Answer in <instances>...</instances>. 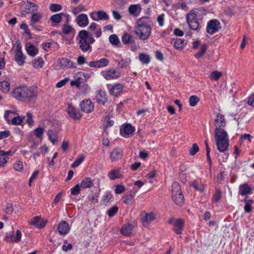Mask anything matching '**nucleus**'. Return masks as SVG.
<instances>
[{"mask_svg": "<svg viewBox=\"0 0 254 254\" xmlns=\"http://www.w3.org/2000/svg\"><path fill=\"white\" fill-rule=\"evenodd\" d=\"M153 23L148 16L138 19L134 24V33L140 40H146L151 35Z\"/></svg>", "mask_w": 254, "mask_h": 254, "instance_id": "obj_1", "label": "nucleus"}, {"mask_svg": "<svg viewBox=\"0 0 254 254\" xmlns=\"http://www.w3.org/2000/svg\"><path fill=\"white\" fill-rule=\"evenodd\" d=\"M12 97L19 101L28 100L32 101L36 99L37 93L36 90L30 86H21L13 89Z\"/></svg>", "mask_w": 254, "mask_h": 254, "instance_id": "obj_2", "label": "nucleus"}, {"mask_svg": "<svg viewBox=\"0 0 254 254\" xmlns=\"http://www.w3.org/2000/svg\"><path fill=\"white\" fill-rule=\"evenodd\" d=\"M76 39L79 49L83 53H90L92 50L91 45L95 40L88 31L81 30L79 31Z\"/></svg>", "mask_w": 254, "mask_h": 254, "instance_id": "obj_3", "label": "nucleus"}, {"mask_svg": "<svg viewBox=\"0 0 254 254\" xmlns=\"http://www.w3.org/2000/svg\"><path fill=\"white\" fill-rule=\"evenodd\" d=\"M214 138L217 149L221 152L226 151L229 146V137L225 130L215 129Z\"/></svg>", "mask_w": 254, "mask_h": 254, "instance_id": "obj_4", "label": "nucleus"}, {"mask_svg": "<svg viewBox=\"0 0 254 254\" xmlns=\"http://www.w3.org/2000/svg\"><path fill=\"white\" fill-rule=\"evenodd\" d=\"M109 94L113 96L118 97L123 93L125 86L121 83H115L107 85Z\"/></svg>", "mask_w": 254, "mask_h": 254, "instance_id": "obj_5", "label": "nucleus"}, {"mask_svg": "<svg viewBox=\"0 0 254 254\" xmlns=\"http://www.w3.org/2000/svg\"><path fill=\"white\" fill-rule=\"evenodd\" d=\"M100 74L107 80L117 79L121 76V72L115 68H110L100 72Z\"/></svg>", "mask_w": 254, "mask_h": 254, "instance_id": "obj_6", "label": "nucleus"}, {"mask_svg": "<svg viewBox=\"0 0 254 254\" xmlns=\"http://www.w3.org/2000/svg\"><path fill=\"white\" fill-rule=\"evenodd\" d=\"M26 57L23 54L22 51V47L20 44H18L16 46L14 52V60L15 62L19 66H22L25 63Z\"/></svg>", "mask_w": 254, "mask_h": 254, "instance_id": "obj_7", "label": "nucleus"}, {"mask_svg": "<svg viewBox=\"0 0 254 254\" xmlns=\"http://www.w3.org/2000/svg\"><path fill=\"white\" fill-rule=\"evenodd\" d=\"M21 232L20 230H17L16 233L11 231L7 233L4 237V241L7 243H18L21 239Z\"/></svg>", "mask_w": 254, "mask_h": 254, "instance_id": "obj_8", "label": "nucleus"}, {"mask_svg": "<svg viewBox=\"0 0 254 254\" xmlns=\"http://www.w3.org/2000/svg\"><path fill=\"white\" fill-rule=\"evenodd\" d=\"M168 223L170 224L173 225V230L177 234L182 233L184 227V221L182 219L171 218L169 219Z\"/></svg>", "mask_w": 254, "mask_h": 254, "instance_id": "obj_9", "label": "nucleus"}, {"mask_svg": "<svg viewBox=\"0 0 254 254\" xmlns=\"http://www.w3.org/2000/svg\"><path fill=\"white\" fill-rule=\"evenodd\" d=\"M187 20L190 29L196 30L199 29V24L197 20L196 14L194 12L189 13L187 15Z\"/></svg>", "mask_w": 254, "mask_h": 254, "instance_id": "obj_10", "label": "nucleus"}, {"mask_svg": "<svg viewBox=\"0 0 254 254\" xmlns=\"http://www.w3.org/2000/svg\"><path fill=\"white\" fill-rule=\"evenodd\" d=\"M220 23L217 19L209 20L206 26V31L208 33L213 34L218 31L220 28Z\"/></svg>", "mask_w": 254, "mask_h": 254, "instance_id": "obj_11", "label": "nucleus"}, {"mask_svg": "<svg viewBox=\"0 0 254 254\" xmlns=\"http://www.w3.org/2000/svg\"><path fill=\"white\" fill-rule=\"evenodd\" d=\"M109 62V60L108 59L102 58L99 60L89 62L87 63V64L91 67L103 68L107 66Z\"/></svg>", "mask_w": 254, "mask_h": 254, "instance_id": "obj_12", "label": "nucleus"}, {"mask_svg": "<svg viewBox=\"0 0 254 254\" xmlns=\"http://www.w3.org/2000/svg\"><path fill=\"white\" fill-rule=\"evenodd\" d=\"M155 215L152 212H143L141 215V220L144 227H147L151 222L155 220Z\"/></svg>", "mask_w": 254, "mask_h": 254, "instance_id": "obj_13", "label": "nucleus"}, {"mask_svg": "<svg viewBox=\"0 0 254 254\" xmlns=\"http://www.w3.org/2000/svg\"><path fill=\"white\" fill-rule=\"evenodd\" d=\"M81 111L86 113H90L94 109V105L90 99H85L82 101L80 104Z\"/></svg>", "mask_w": 254, "mask_h": 254, "instance_id": "obj_14", "label": "nucleus"}, {"mask_svg": "<svg viewBox=\"0 0 254 254\" xmlns=\"http://www.w3.org/2000/svg\"><path fill=\"white\" fill-rule=\"evenodd\" d=\"M90 17L94 21L105 20L109 19V16L104 11L99 10L91 13Z\"/></svg>", "mask_w": 254, "mask_h": 254, "instance_id": "obj_15", "label": "nucleus"}, {"mask_svg": "<svg viewBox=\"0 0 254 254\" xmlns=\"http://www.w3.org/2000/svg\"><path fill=\"white\" fill-rule=\"evenodd\" d=\"M108 177L111 181L123 178L124 175L122 172L121 168L111 169L108 173Z\"/></svg>", "mask_w": 254, "mask_h": 254, "instance_id": "obj_16", "label": "nucleus"}, {"mask_svg": "<svg viewBox=\"0 0 254 254\" xmlns=\"http://www.w3.org/2000/svg\"><path fill=\"white\" fill-rule=\"evenodd\" d=\"M47 223V220H43L40 216H36L29 221V224L35 227L42 229L44 228Z\"/></svg>", "mask_w": 254, "mask_h": 254, "instance_id": "obj_17", "label": "nucleus"}, {"mask_svg": "<svg viewBox=\"0 0 254 254\" xmlns=\"http://www.w3.org/2000/svg\"><path fill=\"white\" fill-rule=\"evenodd\" d=\"M214 125L215 129H224L226 125L224 116L220 114L217 115L214 120Z\"/></svg>", "mask_w": 254, "mask_h": 254, "instance_id": "obj_18", "label": "nucleus"}, {"mask_svg": "<svg viewBox=\"0 0 254 254\" xmlns=\"http://www.w3.org/2000/svg\"><path fill=\"white\" fill-rule=\"evenodd\" d=\"M134 131V128L129 124H124L120 128V134L124 137H128Z\"/></svg>", "mask_w": 254, "mask_h": 254, "instance_id": "obj_19", "label": "nucleus"}, {"mask_svg": "<svg viewBox=\"0 0 254 254\" xmlns=\"http://www.w3.org/2000/svg\"><path fill=\"white\" fill-rule=\"evenodd\" d=\"M73 77L74 80L70 81L71 86H75L79 88L81 83L83 82L84 80L85 75L84 73L82 72H76L74 73Z\"/></svg>", "mask_w": 254, "mask_h": 254, "instance_id": "obj_20", "label": "nucleus"}, {"mask_svg": "<svg viewBox=\"0 0 254 254\" xmlns=\"http://www.w3.org/2000/svg\"><path fill=\"white\" fill-rule=\"evenodd\" d=\"M70 227L65 221H61L58 226V231L62 236L67 235L70 231Z\"/></svg>", "mask_w": 254, "mask_h": 254, "instance_id": "obj_21", "label": "nucleus"}, {"mask_svg": "<svg viewBox=\"0 0 254 254\" xmlns=\"http://www.w3.org/2000/svg\"><path fill=\"white\" fill-rule=\"evenodd\" d=\"M123 155V150L119 147L113 149L110 153V158L112 162L117 161L121 159Z\"/></svg>", "mask_w": 254, "mask_h": 254, "instance_id": "obj_22", "label": "nucleus"}, {"mask_svg": "<svg viewBox=\"0 0 254 254\" xmlns=\"http://www.w3.org/2000/svg\"><path fill=\"white\" fill-rule=\"evenodd\" d=\"M142 10V7L139 4H131L128 7L129 14L134 17L139 16Z\"/></svg>", "mask_w": 254, "mask_h": 254, "instance_id": "obj_23", "label": "nucleus"}, {"mask_svg": "<svg viewBox=\"0 0 254 254\" xmlns=\"http://www.w3.org/2000/svg\"><path fill=\"white\" fill-rule=\"evenodd\" d=\"M76 23L80 27H85L88 25L89 20L86 14L82 13L79 14L76 18Z\"/></svg>", "mask_w": 254, "mask_h": 254, "instance_id": "obj_24", "label": "nucleus"}, {"mask_svg": "<svg viewBox=\"0 0 254 254\" xmlns=\"http://www.w3.org/2000/svg\"><path fill=\"white\" fill-rule=\"evenodd\" d=\"M66 111L69 116L75 120H79L81 118L80 111L71 105H68Z\"/></svg>", "mask_w": 254, "mask_h": 254, "instance_id": "obj_25", "label": "nucleus"}, {"mask_svg": "<svg viewBox=\"0 0 254 254\" xmlns=\"http://www.w3.org/2000/svg\"><path fill=\"white\" fill-rule=\"evenodd\" d=\"M95 100L98 103L103 105H105L108 101L105 92L102 90L99 91L96 94Z\"/></svg>", "mask_w": 254, "mask_h": 254, "instance_id": "obj_26", "label": "nucleus"}, {"mask_svg": "<svg viewBox=\"0 0 254 254\" xmlns=\"http://www.w3.org/2000/svg\"><path fill=\"white\" fill-rule=\"evenodd\" d=\"M59 66L61 68H75L76 64L73 62L66 58H62L59 62Z\"/></svg>", "mask_w": 254, "mask_h": 254, "instance_id": "obj_27", "label": "nucleus"}, {"mask_svg": "<svg viewBox=\"0 0 254 254\" xmlns=\"http://www.w3.org/2000/svg\"><path fill=\"white\" fill-rule=\"evenodd\" d=\"M80 185L82 189H90L94 185V180L90 177H85L82 180Z\"/></svg>", "mask_w": 254, "mask_h": 254, "instance_id": "obj_28", "label": "nucleus"}, {"mask_svg": "<svg viewBox=\"0 0 254 254\" xmlns=\"http://www.w3.org/2000/svg\"><path fill=\"white\" fill-rule=\"evenodd\" d=\"M47 135L50 141L55 144L58 141V132L57 130L49 129L47 131Z\"/></svg>", "mask_w": 254, "mask_h": 254, "instance_id": "obj_29", "label": "nucleus"}, {"mask_svg": "<svg viewBox=\"0 0 254 254\" xmlns=\"http://www.w3.org/2000/svg\"><path fill=\"white\" fill-rule=\"evenodd\" d=\"M187 44V41L185 39L177 38L174 42V46L177 50L183 49Z\"/></svg>", "mask_w": 254, "mask_h": 254, "instance_id": "obj_30", "label": "nucleus"}, {"mask_svg": "<svg viewBox=\"0 0 254 254\" xmlns=\"http://www.w3.org/2000/svg\"><path fill=\"white\" fill-rule=\"evenodd\" d=\"M25 50L27 54L31 57L36 56L38 53V50L33 45L27 44L25 47Z\"/></svg>", "mask_w": 254, "mask_h": 254, "instance_id": "obj_31", "label": "nucleus"}, {"mask_svg": "<svg viewBox=\"0 0 254 254\" xmlns=\"http://www.w3.org/2000/svg\"><path fill=\"white\" fill-rule=\"evenodd\" d=\"M64 15V13L61 12L52 15L50 18L52 26H57L62 21V16Z\"/></svg>", "mask_w": 254, "mask_h": 254, "instance_id": "obj_32", "label": "nucleus"}, {"mask_svg": "<svg viewBox=\"0 0 254 254\" xmlns=\"http://www.w3.org/2000/svg\"><path fill=\"white\" fill-rule=\"evenodd\" d=\"M132 225L130 224H127L123 226L121 232L123 235L127 236L132 233Z\"/></svg>", "mask_w": 254, "mask_h": 254, "instance_id": "obj_33", "label": "nucleus"}, {"mask_svg": "<svg viewBox=\"0 0 254 254\" xmlns=\"http://www.w3.org/2000/svg\"><path fill=\"white\" fill-rule=\"evenodd\" d=\"M251 190V188L247 184H243L239 187V193L241 195L249 194Z\"/></svg>", "mask_w": 254, "mask_h": 254, "instance_id": "obj_34", "label": "nucleus"}, {"mask_svg": "<svg viewBox=\"0 0 254 254\" xmlns=\"http://www.w3.org/2000/svg\"><path fill=\"white\" fill-rule=\"evenodd\" d=\"M44 61L42 58L38 57L32 62V64L34 68H41L43 66Z\"/></svg>", "mask_w": 254, "mask_h": 254, "instance_id": "obj_35", "label": "nucleus"}, {"mask_svg": "<svg viewBox=\"0 0 254 254\" xmlns=\"http://www.w3.org/2000/svg\"><path fill=\"white\" fill-rule=\"evenodd\" d=\"M245 205L244 206V210L246 212H250L252 210V205L253 203V200L251 199L249 196H247L244 199Z\"/></svg>", "mask_w": 254, "mask_h": 254, "instance_id": "obj_36", "label": "nucleus"}, {"mask_svg": "<svg viewBox=\"0 0 254 254\" xmlns=\"http://www.w3.org/2000/svg\"><path fill=\"white\" fill-rule=\"evenodd\" d=\"M172 199L176 204L182 205L184 202V197L182 192L178 195H172Z\"/></svg>", "mask_w": 254, "mask_h": 254, "instance_id": "obj_37", "label": "nucleus"}, {"mask_svg": "<svg viewBox=\"0 0 254 254\" xmlns=\"http://www.w3.org/2000/svg\"><path fill=\"white\" fill-rule=\"evenodd\" d=\"M62 31L64 34H75V30L69 24H64L62 27Z\"/></svg>", "mask_w": 254, "mask_h": 254, "instance_id": "obj_38", "label": "nucleus"}, {"mask_svg": "<svg viewBox=\"0 0 254 254\" xmlns=\"http://www.w3.org/2000/svg\"><path fill=\"white\" fill-rule=\"evenodd\" d=\"M10 83L6 80L0 82V90L3 93H7L10 90Z\"/></svg>", "mask_w": 254, "mask_h": 254, "instance_id": "obj_39", "label": "nucleus"}, {"mask_svg": "<svg viewBox=\"0 0 254 254\" xmlns=\"http://www.w3.org/2000/svg\"><path fill=\"white\" fill-rule=\"evenodd\" d=\"M191 185L195 189V190L201 192H203L205 189V185L201 182L193 181V182H192Z\"/></svg>", "mask_w": 254, "mask_h": 254, "instance_id": "obj_40", "label": "nucleus"}, {"mask_svg": "<svg viewBox=\"0 0 254 254\" xmlns=\"http://www.w3.org/2000/svg\"><path fill=\"white\" fill-rule=\"evenodd\" d=\"M113 196L111 193L109 192H106L102 196V201L103 203L105 205H107L109 202L113 200Z\"/></svg>", "mask_w": 254, "mask_h": 254, "instance_id": "obj_41", "label": "nucleus"}, {"mask_svg": "<svg viewBox=\"0 0 254 254\" xmlns=\"http://www.w3.org/2000/svg\"><path fill=\"white\" fill-rule=\"evenodd\" d=\"M17 115H18V114L16 112L7 110L5 111L4 117L7 123L9 124L10 121L12 117H15Z\"/></svg>", "mask_w": 254, "mask_h": 254, "instance_id": "obj_42", "label": "nucleus"}, {"mask_svg": "<svg viewBox=\"0 0 254 254\" xmlns=\"http://www.w3.org/2000/svg\"><path fill=\"white\" fill-rule=\"evenodd\" d=\"M136 191H131V193L125 196L124 202L127 204H129L132 202L133 200V198Z\"/></svg>", "mask_w": 254, "mask_h": 254, "instance_id": "obj_43", "label": "nucleus"}, {"mask_svg": "<svg viewBox=\"0 0 254 254\" xmlns=\"http://www.w3.org/2000/svg\"><path fill=\"white\" fill-rule=\"evenodd\" d=\"M85 156L83 154H80L74 162L71 164L72 168H75L79 166L82 162L84 161Z\"/></svg>", "mask_w": 254, "mask_h": 254, "instance_id": "obj_44", "label": "nucleus"}, {"mask_svg": "<svg viewBox=\"0 0 254 254\" xmlns=\"http://www.w3.org/2000/svg\"><path fill=\"white\" fill-rule=\"evenodd\" d=\"M182 192L180 185L177 182H174L172 185V195H178Z\"/></svg>", "mask_w": 254, "mask_h": 254, "instance_id": "obj_45", "label": "nucleus"}, {"mask_svg": "<svg viewBox=\"0 0 254 254\" xmlns=\"http://www.w3.org/2000/svg\"><path fill=\"white\" fill-rule=\"evenodd\" d=\"M207 49V45L206 44H203L200 47V51L196 53L194 55V57L196 59H199L201 58L203 55L205 53L206 50Z\"/></svg>", "mask_w": 254, "mask_h": 254, "instance_id": "obj_46", "label": "nucleus"}, {"mask_svg": "<svg viewBox=\"0 0 254 254\" xmlns=\"http://www.w3.org/2000/svg\"><path fill=\"white\" fill-rule=\"evenodd\" d=\"M110 43L113 46H117L120 43V40L116 34H112L109 37Z\"/></svg>", "mask_w": 254, "mask_h": 254, "instance_id": "obj_47", "label": "nucleus"}, {"mask_svg": "<svg viewBox=\"0 0 254 254\" xmlns=\"http://www.w3.org/2000/svg\"><path fill=\"white\" fill-rule=\"evenodd\" d=\"M138 58L141 62L145 64H148L150 61V56L143 53L140 54Z\"/></svg>", "mask_w": 254, "mask_h": 254, "instance_id": "obj_48", "label": "nucleus"}, {"mask_svg": "<svg viewBox=\"0 0 254 254\" xmlns=\"http://www.w3.org/2000/svg\"><path fill=\"white\" fill-rule=\"evenodd\" d=\"M222 197V191L219 189H216L213 194L212 202L216 203L218 202Z\"/></svg>", "mask_w": 254, "mask_h": 254, "instance_id": "obj_49", "label": "nucleus"}, {"mask_svg": "<svg viewBox=\"0 0 254 254\" xmlns=\"http://www.w3.org/2000/svg\"><path fill=\"white\" fill-rule=\"evenodd\" d=\"M222 76V72L215 70L211 73L209 78L211 80L217 81Z\"/></svg>", "mask_w": 254, "mask_h": 254, "instance_id": "obj_50", "label": "nucleus"}, {"mask_svg": "<svg viewBox=\"0 0 254 254\" xmlns=\"http://www.w3.org/2000/svg\"><path fill=\"white\" fill-rule=\"evenodd\" d=\"M131 63V60L129 58L121 59L118 63V65L121 68H125L129 66Z\"/></svg>", "mask_w": 254, "mask_h": 254, "instance_id": "obj_51", "label": "nucleus"}, {"mask_svg": "<svg viewBox=\"0 0 254 254\" xmlns=\"http://www.w3.org/2000/svg\"><path fill=\"white\" fill-rule=\"evenodd\" d=\"M33 131L37 138H41L44 134V128L39 126L35 128Z\"/></svg>", "mask_w": 254, "mask_h": 254, "instance_id": "obj_52", "label": "nucleus"}, {"mask_svg": "<svg viewBox=\"0 0 254 254\" xmlns=\"http://www.w3.org/2000/svg\"><path fill=\"white\" fill-rule=\"evenodd\" d=\"M132 37L131 35L125 33L122 37V40L124 44H127L131 42Z\"/></svg>", "mask_w": 254, "mask_h": 254, "instance_id": "obj_53", "label": "nucleus"}, {"mask_svg": "<svg viewBox=\"0 0 254 254\" xmlns=\"http://www.w3.org/2000/svg\"><path fill=\"white\" fill-rule=\"evenodd\" d=\"M22 122V119L19 116H15L10 121V123L13 125H20Z\"/></svg>", "mask_w": 254, "mask_h": 254, "instance_id": "obj_54", "label": "nucleus"}, {"mask_svg": "<svg viewBox=\"0 0 254 254\" xmlns=\"http://www.w3.org/2000/svg\"><path fill=\"white\" fill-rule=\"evenodd\" d=\"M85 7L82 4H79L78 6L73 8L72 12L74 15H76L79 12L85 10Z\"/></svg>", "mask_w": 254, "mask_h": 254, "instance_id": "obj_55", "label": "nucleus"}, {"mask_svg": "<svg viewBox=\"0 0 254 254\" xmlns=\"http://www.w3.org/2000/svg\"><path fill=\"white\" fill-rule=\"evenodd\" d=\"M118 207L117 206H113L107 212L109 217H112L114 216L118 212Z\"/></svg>", "mask_w": 254, "mask_h": 254, "instance_id": "obj_56", "label": "nucleus"}, {"mask_svg": "<svg viewBox=\"0 0 254 254\" xmlns=\"http://www.w3.org/2000/svg\"><path fill=\"white\" fill-rule=\"evenodd\" d=\"M42 18V15L39 13H33L31 17V21L36 23L39 21Z\"/></svg>", "mask_w": 254, "mask_h": 254, "instance_id": "obj_57", "label": "nucleus"}, {"mask_svg": "<svg viewBox=\"0 0 254 254\" xmlns=\"http://www.w3.org/2000/svg\"><path fill=\"white\" fill-rule=\"evenodd\" d=\"M13 169L16 171H22L23 169L22 162L21 161H16L13 165Z\"/></svg>", "mask_w": 254, "mask_h": 254, "instance_id": "obj_58", "label": "nucleus"}, {"mask_svg": "<svg viewBox=\"0 0 254 254\" xmlns=\"http://www.w3.org/2000/svg\"><path fill=\"white\" fill-rule=\"evenodd\" d=\"M81 187L80 184L76 185L74 187L70 189L71 194L74 195H77L80 193Z\"/></svg>", "mask_w": 254, "mask_h": 254, "instance_id": "obj_59", "label": "nucleus"}, {"mask_svg": "<svg viewBox=\"0 0 254 254\" xmlns=\"http://www.w3.org/2000/svg\"><path fill=\"white\" fill-rule=\"evenodd\" d=\"M62 9L61 5L57 3L51 4L50 6V9L52 12H57L60 11Z\"/></svg>", "mask_w": 254, "mask_h": 254, "instance_id": "obj_60", "label": "nucleus"}, {"mask_svg": "<svg viewBox=\"0 0 254 254\" xmlns=\"http://www.w3.org/2000/svg\"><path fill=\"white\" fill-rule=\"evenodd\" d=\"M125 187L123 185H117L115 186V192L116 194H121L125 191Z\"/></svg>", "mask_w": 254, "mask_h": 254, "instance_id": "obj_61", "label": "nucleus"}, {"mask_svg": "<svg viewBox=\"0 0 254 254\" xmlns=\"http://www.w3.org/2000/svg\"><path fill=\"white\" fill-rule=\"evenodd\" d=\"M199 100V98L196 96H191L189 100L190 105L192 107L195 106Z\"/></svg>", "mask_w": 254, "mask_h": 254, "instance_id": "obj_62", "label": "nucleus"}, {"mask_svg": "<svg viewBox=\"0 0 254 254\" xmlns=\"http://www.w3.org/2000/svg\"><path fill=\"white\" fill-rule=\"evenodd\" d=\"M4 212L8 214H10L13 212V205L10 203H7L4 208Z\"/></svg>", "mask_w": 254, "mask_h": 254, "instance_id": "obj_63", "label": "nucleus"}, {"mask_svg": "<svg viewBox=\"0 0 254 254\" xmlns=\"http://www.w3.org/2000/svg\"><path fill=\"white\" fill-rule=\"evenodd\" d=\"M199 148L197 144L194 143L192 147L190 149V154L191 155H194L199 151Z\"/></svg>", "mask_w": 254, "mask_h": 254, "instance_id": "obj_64", "label": "nucleus"}]
</instances>
